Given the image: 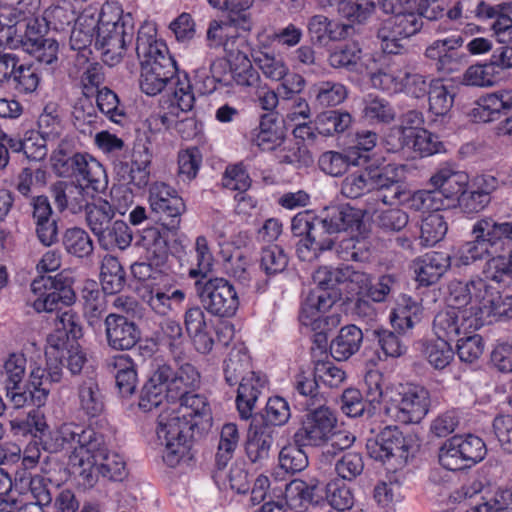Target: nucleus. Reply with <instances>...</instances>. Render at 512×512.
<instances>
[{
    "label": "nucleus",
    "mask_w": 512,
    "mask_h": 512,
    "mask_svg": "<svg viewBox=\"0 0 512 512\" xmlns=\"http://www.w3.org/2000/svg\"><path fill=\"white\" fill-rule=\"evenodd\" d=\"M361 158L355 150L326 151L320 155L318 166L325 174L338 177L343 175L350 166L360 165Z\"/></svg>",
    "instance_id": "nucleus-40"
},
{
    "label": "nucleus",
    "mask_w": 512,
    "mask_h": 512,
    "mask_svg": "<svg viewBox=\"0 0 512 512\" xmlns=\"http://www.w3.org/2000/svg\"><path fill=\"white\" fill-rule=\"evenodd\" d=\"M359 222V213L350 206L327 207L321 215H315L310 238L320 248L329 250L334 244L336 234L354 226L358 227Z\"/></svg>",
    "instance_id": "nucleus-10"
},
{
    "label": "nucleus",
    "mask_w": 512,
    "mask_h": 512,
    "mask_svg": "<svg viewBox=\"0 0 512 512\" xmlns=\"http://www.w3.org/2000/svg\"><path fill=\"white\" fill-rule=\"evenodd\" d=\"M97 31L95 47L108 66H115L123 59L126 46L134 36V19L124 14L120 7L106 3L96 13Z\"/></svg>",
    "instance_id": "nucleus-4"
},
{
    "label": "nucleus",
    "mask_w": 512,
    "mask_h": 512,
    "mask_svg": "<svg viewBox=\"0 0 512 512\" xmlns=\"http://www.w3.org/2000/svg\"><path fill=\"white\" fill-rule=\"evenodd\" d=\"M66 252L77 258H87L94 251L93 240L88 232L79 227L68 228L63 235Z\"/></svg>",
    "instance_id": "nucleus-49"
},
{
    "label": "nucleus",
    "mask_w": 512,
    "mask_h": 512,
    "mask_svg": "<svg viewBox=\"0 0 512 512\" xmlns=\"http://www.w3.org/2000/svg\"><path fill=\"white\" fill-rule=\"evenodd\" d=\"M192 430L189 423L171 409L161 412L156 434L158 444L162 447L163 461L168 466L175 467L187 454Z\"/></svg>",
    "instance_id": "nucleus-8"
},
{
    "label": "nucleus",
    "mask_w": 512,
    "mask_h": 512,
    "mask_svg": "<svg viewBox=\"0 0 512 512\" xmlns=\"http://www.w3.org/2000/svg\"><path fill=\"white\" fill-rule=\"evenodd\" d=\"M372 184L368 167L356 170L342 180L341 194L349 199H357L372 192Z\"/></svg>",
    "instance_id": "nucleus-55"
},
{
    "label": "nucleus",
    "mask_w": 512,
    "mask_h": 512,
    "mask_svg": "<svg viewBox=\"0 0 512 512\" xmlns=\"http://www.w3.org/2000/svg\"><path fill=\"white\" fill-rule=\"evenodd\" d=\"M453 304L472 303V309L483 322L487 317L512 318V295H502L487 280L475 277L452 286Z\"/></svg>",
    "instance_id": "nucleus-6"
},
{
    "label": "nucleus",
    "mask_w": 512,
    "mask_h": 512,
    "mask_svg": "<svg viewBox=\"0 0 512 512\" xmlns=\"http://www.w3.org/2000/svg\"><path fill=\"white\" fill-rule=\"evenodd\" d=\"M72 173L78 183L84 182L86 188L98 192L105 188L107 175L102 164L89 154L76 153L73 155Z\"/></svg>",
    "instance_id": "nucleus-23"
},
{
    "label": "nucleus",
    "mask_w": 512,
    "mask_h": 512,
    "mask_svg": "<svg viewBox=\"0 0 512 512\" xmlns=\"http://www.w3.org/2000/svg\"><path fill=\"white\" fill-rule=\"evenodd\" d=\"M328 61L333 68H343L358 74L368 72V66L362 57L361 48L357 43L346 44L334 50L330 53Z\"/></svg>",
    "instance_id": "nucleus-39"
},
{
    "label": "nucleus",
    "mask_w": 512,
    "mask_h": 512,
    "mask_svg": "<svg viewBox=\"0 0 512 512\" xmlns=\"http://www.w3.org/2000/svg\"><path fill=\"white\" fill-rule=\"evenodd\" d=\"M350 26L330 21L324 15H314L307 23V30L311 40L317 44H327L329 41H338L347 37Z\"/></svg>",
    "instance_id": "nucleus-31"
},
{
    "label": "nucleus",
    "mask_w": 512,
    "mask_h": 512,
    "mask_svg": "<svg viewBox=\"0 0 512 512\" xmlns=\"http://www.w3.org/2000/svg\"><path fill=\"white\" fill-rule=\"evenodd\" d=\"M136 245L143 250L144 257L155 266H163L168 259V243L166 233L157 227L143 229Z\"/></svg>",
    "instance_id": "nucleus-29"
},
{
    "label": "nucleus",
    "mask_w": 512,
    "mask_h": 512,
    "mask_svg": "<svg viewBox=\"0 0 512 512\" xmlns=\"http://www.w3.org/2000/svg\"><path fill=\"white\" fill-rule=\"evenodd\" d=\"M204 309L221 318L233 317L239 308V296L235 287L225 278L207 280L199 290Z\"/></svg>",
    "instance_id": "nucleus-12"
},
{
    "label": "nucleus",
    "mask_w": 512,
    "mask_h": 512,
    "mask_svg": "<svg viewBox=\"0 0 512 512\" xmlns=\"http://www.w3.org/2000/svg\"><path fill=\"white\" fill-rule=\"evenodd\" d=\"M366 74H369L371 85L376 89H380L391 94L403 91L404 69H401L398 66L391 65L386 68H381L374 73L368 71Z\"/></svg>",
    "instance_id": "nucleus-52"
},
{
    "label": "nucleus",
    "mask_w": 512,
    "mask_h": 512,
    "mask_svg": "<svg viewBox=\"0 0 512 512\" xmlns=\"http://www.w3.org/2000/svg\"><path fill=\"white\" fill-rule=\"evenodd\" d=\"M100 277L103 291L108 294L118 293L125 286V271L119 260L112 255L102 259Z\"/></svg>",
    "instance_id": "nucleus-47"
},
{
    "label": "nucleus",
    "mask_w": 512,
    "mask_h": 512,
    "mask_svg": "<svg viewBox=\"0 0 512 512\" xmlns=\"http://www.w3.org/2000/svg\"><path fill=\"white\" fill-rule=\"evenodd\" d=\"M457 283L462 282L452 281L448 285L447 307L439 311L433 321L435 335L447 341L473 333L482 326L481 317L472 309V303L453 304L450 301L452 286Z\"/></svg>",
    "instance_id": "nucleus-7"
},
{
    "label": "nucleus",
    "mask_w": 512,
    "mask_h": 512,
    "mask_svg": "<svg viewBox=\"0 0 512 512\" xmlns=\"http://www.w3.org/2000/svg\"><path fill=\"white\" fill-rule=\"evenodd\" d=\"M389 405L384 413L400 423H419L429 412V391L418 385L401 386L395 392H389Z\"/></svg>",
    "instance_id": "nucleus-9"
},
{
    "label": "nucleus",
    "mask_w": 512,
    "mask_h": 512,
    "mask_svg": "<svg viewBox=\"0 0 512 512\" xmlns=\"http://www.w3.org/2000/svg\"><path fill=\"white\" fill-rule=\"evenodd\" d=\"M84 209L87 224L96 237L112 222L114 217V210L110 203L97 194Z\"/></svg>",
    "instance_id": "nucleus-46"
},
{
    "label": "nucleus",
    "mask_w": 512,
    "mask_h": 512,
    "mask_svg": "<svg viewBox=\"0 0 512 512\" xmlns=\"http://www.w3.org/2000/svg\"><path fill=\"white\" fill-rule=\"evenodd\" d=\"M106 337L109 346L115 350H129L140 339V329L127 317L110 313L105 319Z\"/></svg>",
    "instance_id": "nucleus-20"
},
{
    "label": "nucleus",
    "mask_w": 512,
    "mask_h": 512,
    "mask_svg": "<svg viewBox=\"0 0 512 512\" xmlns=\"http://www.w3.org/2000/svg\"><path fill=\"white\" fill-rule=\"evenodd\" d=\"M483 274L486 279L497 283L512 279V252L490 256L483 267Z\"/></svg>",
    "instance_id": "nucleus-59"
},
{
    "label": "nucleus",
    "mask_w": 512,
    "mask_h": 512,
    "mask_svg": "<svg viewBox=\"0 0 512 512\" xmlns=\"http://www.w3.org/2000/svg\"><path fill=\"white\" fill-rule=\"evenodd\" d=\"M379 3L385 13L393 15L378 30L381 48L388 54H398L403 48L401 41L421 30L422 18L437 20L445 11L439 0H379Z\"/></svg>",
    "instance_id": "nucleus-3"
},
{
    "label": "nucleus",
    "mask_w": 512,
    "mask_h": 512,
    "mask_svg": "<svg viewBox=\"0 0 512 512\" xmlns=\"http://www.w3.org/2000/svg\"><path fill=\"white\" fill-rule=\"evenodd\" d=\"M252 57L255 65L267 79L281 81L288 75L289 67L282 58L262 51L254 53Z\"/></svg>",
    "instance_id": "nucleus-58"
},
{
    "label": "nucleus",
    "mask_w": 512,
    "mask_h": 512,
    "mask_svg": "<svg viewBox=\"0 0 512 512\" xmlns=\"http://www.w3.org/2000/svg\"><path fill=\"white\" fill-rule=\"evenodd\" d=\"M315 101L322 107H330L341 104L347 97L348 91L345 85L335 81H319L311 87Z\"/></svg>",
    "instance_id": "nucleus-50"
},
{
    "label": "nucleus",
    "mask_w": 512,
    "mask_h": 512,
    "mask_svg": "<svg viewBox=\"0 0 512 512\" xmlns=\"http://www.w3.org/2000/svg\"><path fill=\"white\" fill-rule=\"evenodd\" d=\"M14 486L25 497L27 504L43 507L51 502L50 492L43 477L39 475L32 476L26 472L20 474L15 478Z\"/></svg>",
    "instance_id": "nucleus-35"
},
{
    "label": "nucleus",
    "mask_w": 512,
    "mask_h": 512,
    "mask_svg": "<svg viewBox=\"0 0 512 512\" xmlns=\"http://www.w3.org/2000/svg\"><path fill=\"white\" fill-rule=\"evenodd\" d=\"M422 305L408 295H401L396 307L390 314L392 326L399 332L405 333L421 320Z\"/></svg>",
    "instance_id": "nucleus-32"
},
{
    "label": "nucleus",
    "mask_w": 512,
    "mask_h": 512,
    "mask_svg": "<svg viewBox=\"0 0 512 512\" xmlns=\"http://www.w3.org/2000/svg\"><path fill=\"white\" fill-rule=\"evenodd\" d=\"M239 381L236 406L240 417L247 420L252 416L256 402L265 388L267 380L261 373L249 371Z\"/></svg>",
    "instance_id": "nucleus-25"
},
{
    "label": "nucleus",
    "mask_w": 512,
    "mask_h": 512,
    "mask_svg": "<svg viewBox=\"0 0 512 512\" xmlns=\"http://www.w3.org/2000/svg\"><path fill=\"white\" fill-rule=\"evenodd\" d=\"M156 36L152 23L146 22L138 30L136 54L141 65L140 88L150 96L164 91L159 119L162 125H171L180 112L192 110L195 95L188 75L177 70L167 45Z\"/></svg>",
    "instance_id": "nucleus-1"
},
{
    "label": "nucleus",
    "mask_w": 512,
    "mask_h": 512,
    "mask_svg": "<svg viewBox=\"0 0 512 512\" xmlns=\"http://www.w3.org/2000/svg\"><path fill=\"white\" fill-rule=\"evenodd\" d=\"M372 178V191L377 190L375 200L383 205H393L402 196L401 181L405 167L398 164H387L382 168L368 167Z\"/></svg>",
    "instance_id": "nucleus-16"
},
{
    "label": "nucleus",
    "mask_w": 512,
    "mask_h": 512,
    "mask_svg": "<svg viewBox=\"0 0 512 512\" xmlns=\"http://www.w3.org/2000/svg\"><path fill=\"white\" fill-rule=\"evenodd\" d=\"M32 218L39 241L45 246H51L57 241L58 227L52 217L53 211L46 196H36L31 200Z\"/></svg>",
    "instance_id": "nucleus-27"
},
{
    "label": "nucleus",
    "mask_w": 512,
    "mask_h": 512,
    "mask_svg": "<svg viewBox=\"0 0 512 512\" xmlns=\"http://www.w3.org/2000/svg\"><path fill=\"white\" fill-rule=\"evenodd\" d=\"M239 34L232 22L221 19H213L209 22L206 31V42L210 49H223L232 52Z\"/></svg>",
    "instance_id": "nucleus-37"
},
{
    "label": "nucleus",
    "mask_w": 512,
    "mask_h": 512,
    "mask_svg": "<svg viewBox=\"0 0 512 512\" xmlns=\"http://www.w3.org/2000/svg\"><path fill=\"white\" fill-rule=\"evenodd\" d=\"M97 106L99 110L112 122L122 124L126 118L124 108L120 105L119 98L115 92L103 87L97 92Z\"/></svg>",
    "instance_id": "nucleus-63"
},
{
    "label": "nucleus",
    "mask_w": 512,
    "mask_h": 512,
    "mask_svg": "<svg viewBox=\"0 0 512 512\" xmlns=\"http://www.w3.org/2000/svg\"><path fill=\"white\" fill-rule=\"evenodd\" d=\"M52 194L59 210L68 209L76 214L88 205L96 192L74 181H58L52 186Z\"/></svg>",
    "instance_id": "nucleus-22"
},
{
    "label": "nucleus",
    "mask_w": 512,
    "mask_h": 512,
    "mask_svg": "<svg viewBox=\"0 0 512 512\" xmlns=\"http://www.w3.org/2000/svg\"><path fill=\"white\" fill-rule=\"evenodd\" d=\"M49 453L65 452L72 473L84 488L93 487L98 474L113 481L126 476V464L121 455L110 452L105 436L92 427L66 422L44 437Z\"/></svg>",
    "instance_id": "nucleus-2"
},
{
    "label": "nucleus",
    "mask_w": 512,
    "mask_h": 512,
    "mask_svg": "<svg viewBox=\"0 0 512 512\" xmlns=\"http://www.w3.org/2000/svg\"><path fill=\"white\" fill-rule=\"evenodd\" d=\"M273 439L271 429L256 419H253L248 430V441L246 451L252 462L267 459L272 446Z\"/></svg>",
    "instance_id": "nucleus-33"
},
{
    "label": "nucleus",
    "mask_w": 512,
    "mask_h": 512,
    "mask_svg": "<svg viewBox=\"0 0 512 512\" xmlns=\"http://www.w3.org/2000/svg\"><path fill=\"white\" fill-rule=\"evenodd\" d=\"M472 235L474 239L464 243L457 251L462 265L506 251L512 245V220L483 217L474 223Z\"/></svg>",
    "instance_id": "nucleus-5"
},
{
    "label": "nucleus",
    "mask_w": 512,
    "mask_h": 512,
    "mask_svg": "<svg viewBox=\"0 0 512 512\" xmlns=\"http://www.w3.org/2000/svg\"><path fill=\"white\" fill-rule=\"evenodd\" d=\"M99 244L102 248L110 250L119 248L120 250L126 249L130 246L132 241V234L129 226L117 220L111 222L99 235H97Z\"/></svg>",
    "instance_id": "nucleus-48"
},
{
    "label": "nucleus",
    "mask_w": 512,
    "mask_h": 512,
    "mask_svg": "<svg viewBox=\"0 0 512 512\" xmlns=\"http://www.w3.org/2000/svg\"><path fill=\"white\" fill-rule=\"evenodd\" d=\"M78 402L80 409L89 417H96L104 411V399L98 382L88 377L78 386Z\"/></svg>",
    "instance_id": "nucleus-43"
},
{
    "label": "nucleus",
    "mask_w": 512,
    "mask_h": 512,
    "mask_svg": "<svg viewBox=\"0 0 512 512\" xmlns=\"http://www.w3.org/2000/svg\"><path fill=\"white\" fill-rule=\"evenodd\" d=\"M336 296L325 290H313L301 306L299 320L313 331H322L326 325L324 315L335 303Z\"/></svg>",
    "instance_id": "nucleus-19"
},
{
    "label": "nucleus",
    "mask_w": 512,
    "mask_h": 512,
    "mask_svg": "<svg viewBox=\"0 0 512 512\" xmlns=\"http://www.w3.org/2000/svg\"><path fill=\"white\" fill-rule=\"evenodd\" d=\"M41 0H19L16 5H0V45L10 41V38H19L23 33L19 24L25 22L24 33L41 30L45 23L38 16Z\"/></svg>",
    "instance_id": "nucleus-11"
},
{
    "label": "nucleus",
    "mask_w": 512,
    "mask_h": 512,
    "mask_svg": "<svg viewBox=\"0 0 512 512\" xmlns=\"http://www.w3.org/2000/svg\"><path fill=\"white\" fill-rule=\"evenodd\" d=\"M41 76L38 68L32 63H21L19 61L11 84L21 94H32L39 86Z\"/></svg>",
    "instance_id": "nucleus-60"
},
{
    "label": "nucleus",
    "mask_w": 512,
    "mask_h": 512,
    "mask_svg": "<svg viewBox=\"0 0 512 512\" xmlns=\"http://www.w3.org/2000/svg\"><path fill=\"white\" fill-rule=\"evenodd\" d=\"M429 94V111L435 116H445L452 108L454 95L438 80H432Z\"/></svg>",
    "instance_id": "nucleus-64"
},
{
    "label": "nucleus",
    "mask_w": 512,
    "mask_h": 512,
    "mask_svg": "<svg viewBox=\"0 0 512 512\" xmlns=\"http://www.w3.org/2000/svg\"><path fill=\"white\" fill-rule=\"evenodd\" d=\"M170 375L166 385L170 389V398L175 399L183 394L190 393V389H194L200 382V374L196 368L185 363L181 365L177 371L169 365Z\"/></svg>",
    "instance_id": "nucleus-41"
},
{
    "label": "nucleus",
    "mask_w": 512,
    "mask_h": 512,
    "mask_svg": "<svg viewBox=\"0 0 512 512\" xmlns=\"http://www.w3.org/2000/svg\"><path fill=\"white\" fill-rule=\"evenodd\" d=\"M249 371H252L251 359L246 346L242 343L235 344L224 361L226 382L231 386L235 385Z\"/></svg>",
    "instance_id": "nucleus-42"
},
{
    "label": "nucleus",
    "mask_w": 512,
    "mask_h": 512,
    "mask_svg": "<svg viewBox=\"0 0 512 512\" xmlns=\"http://www.w3.org/2000/svg\"><path fill=\"white\" fill-rule=\"evenodd\" d=\"M429 183L445 197L447 202L454 205L469 183L466 172L459 170L454 163L440 164L429 179Z\"/></svg>",
    "instance_id": "nucleus-18"
},
{
    "label": "nucleus",
    "mask_w": 512,
    "mask_h": 512,
    "mask_svg": "<svg viewBox=\"0 0 512 512\" xmlns=\"http://www.w3.org/2000/svg\"><path fill=\"white\" fill-rule=\"evenodd\" d=\"M500 79V72L492 61L470 66L463 74L462 82L468 86L489 87Z\"/></svg>",
    "instance_id": "nucleus-57"
},
{
    "label": "nucleus",
    "mask_w": 512,
    "mask_h": 512,
    "mask_svg": "<svg viewBox=\"0 0 512 512\" xmlns=\"http://www.w3.org/2000/svg\"><path fill=\"white\" fill-rule=\"evenodd\" d=\"M110 367L115 374L116 385L123 396L131 395L137 382V374L133 360L126 354L114 356L110 360Z\"/></svg>",
    "instance_id": "nucleus-45"
},
{
    "label": "nucleus",
    "mask_w": 512,
    "mask_h": 512,
    "mask_svg": "<svg viewBox=\"0 0 512 512\" xmlns=\"http://www.w3.org/2000/svg\"><path fill=\"white\" fill-rule=\"evenodd\" d=\"M74 24L70 35V47L81 52L79 59L84 58L87 60V53H90L87 48L93 40L96 41V13L91 10H85L77 17Z\"/></svg>",
    "instance_id": "nucleus-30"
},
{
    "label": "nucleus",
    "mask_w": 512,
    "mask_h": 512,
    "mask_svg": "<svg viewBox=\"0 0 512 512\" xmlns=\"http://www.w3.org/2000/svg\"><path fill=\"white\" fill-rule=\"evenodd\" d=\"M449 267L450 257L443 252L426 253L412 263L415 279L423 286L435 284Z\"/></svg>",
    "instance_id": "nucleus-26"
},
{
    "label": "nucleus",
    "mask_w": 512,
    "mask_h": 512,
    "mask_svg": "<svg viewBox=\"0 0 512 512\" xmlns=\"http://www.w3.org/2000/svg\"><path fill=\"white\" fill-rule=\"evenodd\" d=\"M380 440L388 449L394 462L393 467L397 468L406 463L408 458V445L403 433L396 426H386L380 432Z\"/></svg>",
    "instance_id": "nucleus-51"
},
{
    "label": "nucleus",
    "mask_w": 512,
    "mask_h": 512,
    "mask_svg": "<svg viewBox=\"0 0 512 512\" xmlns=\"http://www.w3.org/2000/svg\"><path fill=\"white\" fill-rule=\"evenodd\" d=\"M448 231V224L442 212L429 213L421 225L420 238L424 245L433 246L441 241Z\"/></svg>",
    "instance_id": "nucleus-61"
},
{
    "label": "nucleus",
    "mask_w": 512,
    "mask_h": 512,
    "mask_svg": "<svg viewBox=\"0 0 512 512\" xmlns=\"http://www.w3.org/2000/svg\"><path fill=\"white\" fill-rule=\"evenodd\" d=\"M43 29L23 33L19 38H10L3 44L8 49H21L38 62L52 66L58 61L59 44L56 40L44 37Z\"/></svg>",
    "instance_id": "nucleus-17"
},
{
    "label": "nucleus",
    "mask_w": 512,
    "mask_h": 512,
    "mask_svg": "<svg viewBox=\"0 0 512 512\" xmlns=\"http://www.w3.org/2000/svg\"><path fill=\"white\" fill-rule=\"evenodd\" d=\"M457 441L458 440L455 436H453L447 439L439 449V463L443 468L449 471H458L469 468Z\"/></svg>",
    "instance_id": "nucleus-62"
},
{
    "label": "nucleus",
    "mask_w": 512,
    "mask_h": 512,
    "mask_svg": "<svg viewBox=\"0 0 512 512\" xmlns=\"http://www.w3.org/2000/svg\"><path fill=\"white\" fill-rule=\"evenodd\" d=\"M143 300L158 314L166 315L173 309V305H180L185 299L184 291L180 289H166L154 287L153 284L145 285Z\"/></svg>",
    "instance_id": "nucleus-38"
},
{
    "label": "nucleus",
    "mask_w": 512,
    "mask_h": 512,
    "mask_svg": "<svg viewBox=\"0 0 512 512\" xmlns=\"http://www.w3.org/2000/svg\"><path fill=\"white\" fill-rule=\"evenodd\" d=\"M169 364H158L148 382L144 385L139 407L145 412L160 406L164 400L170 398V389L166 385L169 378Z\"/></svg>",
    "instance_id": "nucleus-24"
},
{
    "label": "nucleus",
    "mask_w": 512,
    "mask_h": 512,
    "mask_svg": "<svg viewBox=\"0 0 512 512\" xmlns=\"http://www.w3.org/2000/svg\"><path fill=\"white\" fill-rule=\"evenodd\" d=\"M148 202L152 212L170 219L172 228L178 227L186 204L173 187L164 182H154L149 188Z\"/></svg>",
    "instance_id": "nucleus-15"
},
{
    "label": "nucleus",
    "mask_w": 512,
    "mask_h": 512,
    "mask_svg": "<svg viewBox=\"0 0 512 512\" xmlns=\"http://www.w3.org/2000/svg\"><path fill=\"white\" fill-rule=\"evenodd\" d=\"M240 439L239 430L235 423H226L220 431V438L216 452V465L223 469L232 459Z\"/></svg>",
    "instance_id": "nucleus-53"
},
{
    "label": "nucleus",
    "mask_w": 512,
    "mask_h": 512,
    "mask_svg": "<svg viewBox=\"0 0 512 512\" xmlns=\"http://www.w3.org/2000/svg\"><path fill=\"white\" fill-rule=\"evenodd\" d=\"M363 333L356 325L342 327L330 344V352L337 361H344L354 355L361 347Z\"/></svg>",
    "instance_id": "nucleus-34"
},
{
    "label": "nucleus",
    "mask_w": 512,
    "mask_h": 512,
    "mask_svg": "<svg viewBox=\"0 0 512 512\" xmlns=\"http://www.w3.org/2000/svg\"><path fill=\"white\" fill-rule=\"evenodd\" d=\"M179 401V407L171 410L182 420L187 421L193 429L203 424H210L211 408L205 396L186 393L179 397Z\"/></svg>",
    "instance_id": "nucleus-28"
},
{
    "label": "nucleus",
    "mask_w": 512,
    "mask_h": 512,
    "mask_svg": "<svg viewBox=\"0 0 512 512\" xmlns=\"http://www.w3.org/2000/svg\"><path fill=\"white\" fill-rule=\"evenodd\" d=\"M336 427V418L329 408L320 406L308 412L293 435L295 444L320 447L331 440Z\"/></svg>",
    "instance_id": "nucleus-13"
},
{
    "label": "nucleus",
    "mask_w": 512,
    "mask_h": 512,
    "mask_svg": "<svg viewBox=\"0 0 512 512\" xmlns=\"http://www.w3.org/2000/svg\"><path fill=\"white\" fill-rule=\"evenodd\" d=\"M409 206L416 211L436 213L448 209L453 204L447 202L441 192L434 188L414 192L409 199Z\"/></svg>",
    "instance_id": "nucleus-54"
},
{
    "label": "nucleus",
    "mask_w": 512,
    "mask_h": 512,
    "mask_svg": "<svg viewBox=\"0 0 512 512\" xmlns=\"http://www.w3.org/2000/svg\"><path fill=\"white\" fill-rule=\"evenodd\" d=\"M48 283L50 288L40 294L33 302V308L37 312L58 311L60 313L63 306L68 307L75 301L71 279L63 274H58L53 278L35 280L32 282L31 288L34 292H37L42 286L46 288Z\"/></svg>",
    "instance_id": "nucleus-14"
},
{
    "label": "nucleus",
    "mask_w": 512,
    "mask_h": 512,
    "mask_svg": "<svg viewBox=\"0 0 512 512\" xmlns=\"http://www.w3.org/2000/svg\"><path fill=\"white\" fill-rule=\"evenodd\" d=\"M284 131L276 123L274 114H265L261 117L258 131L255 135L256 145L263 151H273L284 142Z\"/></svg>",
    "instance_id": "nucleus-44"
},
{
    "label": "nucleus",
    "mask_w": 512,
    "mask_h": 512,
    "mask_svg": "<svg viewBox=\"0 0 512 512\" xmlns=\"http://www.w3.org/2000/svg\"><path fill=\"white\" fill-rule=\"evenodd\" d=\"M422 353L435 369H444L454 358L449 341L438 337L423 343Z\"/></svg>",
    "instance_id": "nucleus-56"
},
{
    "label": "nucleus",
    "mask_w": 512,
    "mask_h": 512,
    "mask_svg": "<svg viewBox=\"0 0 512 512\" xmlns=\"http://www.w3.org/2000/svg\"><path fill=\"white\" fill-rule=\"evenodd\" d=\"M76 9L70 0H59L57 3L47 7L42 16L41 22L45 23L43 32L49 29L54 31H65L76 21Z\"/></svg>",
    "instance_id": "nucleus-36"
},
{
    "label": "nucleus",
    "mask_w": 512,
    "mask_h": 512,
    "mask_svg": "<svg viewBox=\"0 0 512 512\" xmlns=\"http://www.w3.org/2000/svg\"><path fill=\"white\" fill-rule=\"evenodd\" d=\"M43 371L41 367H33L29 375V387L32 390H21V385H10L5 387L6 397L12 403L14 408L20 409L28 403L41 406L48 397L47 382L43 381Z\"/></svg>",
    "instance_id": "nucleus-21"
}]
</instances>
